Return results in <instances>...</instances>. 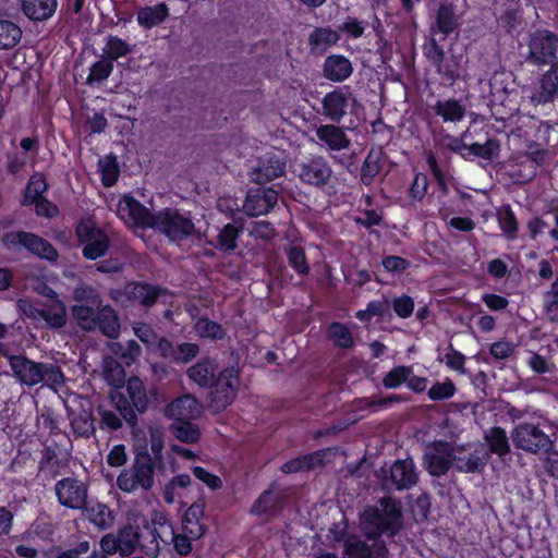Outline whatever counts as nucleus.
<instances>
[{"instance_id": "393cba45", "label": "nucleus", "mask_w": 558, "mask_h": 558, "mask_svg": "<svg viewBox=\"0 0 558 558\" xmlns=\"http://www.w3.org/2000/svg\"><path fill=\"white\" fill-rule=\"evenodd\" d=\"M316 136L325 146L331 150H341L349 146L344 132L336 125H320L316 129Z\"/></svg>"}, {"instance_id": "bb28decb", "label": "nucleus", "mask_w": 558, "mask_h": 558, "mask_svg": "<svg viewBox=\"0 0 558 558\" xmlns=\"http://www.w3.org/2000/svg\"><path fill=\"white\" fill-rule=\"evenodd\" d=\"M23 12L27 17L34 21H44L49 19L57 9L56 0H23Z\"/></svg>"}, {"instance_id": "6e6552de", "label": "nucleus", "mask_w": 558, "mask_h": 558, "mask_svg": "<svg viewBox=\"0 0 558 558\" xmlns=\"http://www.w3.org/2000/svg\"><path fill=\"white\" fill-rule=\"evenodd\" d=\"M117 215L126 225L137 228H153L155 214H151L134 197L124 195L117 206Z\"/></svg>"}, {"instance_id": "09e8293b", "label": "nucleus", "mask_w": 558, "mask_h": 558, "mask_svg": "<svg viewBox=\"0 0 558 558\" xmlns=\"http://www.w3.org/2000/svg\"><path fill=\"white\" fill-rule=\"evenodd\" d=\"M329 337L333 343L340 348L348 349L353 344V338L349 329L339 323H335L329 327Z\"/></svg>"}, {"instance_id": "774afa93", "label": "nucleus", "mask_w": 558, "mask_h": 558, "mask_svg": "<svg viewBox=\"0 0 558 558\" xmlns=\"http://www.w3.org/2000/svg\"><path fill=\"white\" fill-rule=\"evenodd\" d=\"M392 306L399 317L407 318L413 313L414 302L410 296L402 295L393 300Z\"/></svg>"}, {"instance_id": "69168bd1", "label": "nucleus", "mask_w": 558, "mask_h": 558, "mask_svg": "<svg viewBox=\"0 0 558 558\" xmlns=\"http://www.w3.org/2000/svg\"><path fill=\"white\" fill-rule=\"evenodd\" d=\"M148 434L150 437V449L155 456V460H159V456L163 449V429L158 424H151L148 426Z\"/></svg>"}, {"instance_id": "4be33fe9", "label": "nucleus", "mask_w": 558, "mask_h": 558, "mask_svg": "<svg viewBox=\"0 0 558 558\" xmlns=\"http://www.w3.org/2000/svg\"><path fill=\"white\" fill-rule=\"evenodd\" d=\"M9 363L14 375L21 383L27 386H35L43 381L40 363H35L21 355L10 356Z\"/></svg>"}, {"instance_id": "7ed1b4c3", "label": "nucleus", "mask_w": 558, "mask_h": 558, "mask_svg": "<svg viewBox=\"0 0 558 558\" xmlns=\"http://www.w3.org/2000/svg\"><path fill=\"white\" fill-rule=\"evenodd\" d=\"M153 228L172 241L183 240L202 232V227H197L189 216L173 209H163L155 214Z\"/></svg>"}, {"instance_id": "c85d7f7f", "label": "nucleus", "mask_w": 558, "mask_h": 558, "mask_svg": "<svg viewBox=\"0 0 558 558\" xmlns=\"http://www.w3.org/2000/svg\"><path fill=\"white\" fill-rule=\"evenodd\" d=\"M484 439L487 442L490 452L499 457H504L510 451L507 433L501 427L495 426L485 430Z\"/></svg>"}, {"instance_id": "2f4dec72", "label": "nucleus", "mask_w": 558, "mask_h": 558, "mask_svg": "<svg viewBox=\"0 0 558 558\" xmlns=\"http://www.w3.org/2000/svg\"><path fill=\"white\" fill-rule=\"evenodd\" d=\"M168 16V8L165 3L146 7L138 11L137 22L145 28H151L162 23Z\"/></svg>"}, {"instance_id": "dca6fc26", "label": "nucleus", "mask_w": 558, "mask_h": 558, "mask_svg": "<svg viewBox=\"0 0 558 558\" xmlns=\"http://www.w3.org/2000/svg\"><path fill=\"white\" fill-rule=\"evenodd\" d=\"M286 171V158L281 153L265 155L253 168L251 179L256 183H267L281 177Z\"/></svg>"}, {"instance_id": "e2e57ef3", "label": "nucleus", "mask_w": 558, "mask_h": 558, "mask_svg": "<svg viewBox=\"0 0 558 558\" xmlns=\"http://www.w3.org/2000/svg\"><path fill=\"white\" fill-rule=\"evenodd\" d=\"M174 435L179 440L191 444L199 438L201 433L196 425L182 421V423L175 426Z\"/></svg>"}, {"instance_id": "39448f33", "label": "nucleus", "mask_w": 558, "mask_h": 558, "mask_svg": "<svg viewBox=\"0 0 558 558\" xmlns=\"http://www.w3.org/2000/svg\"><path fill=\"white\" fill-rule=\"evenodd\" d=\"M111 402L114 404V410L107 408L105 404H100L97 409L100 428L117 430L122 427V420L129 425L136 423V415L122 395L112 393Z\"/></svg>"}, {"instance_id": "052dcab7", "label": "nucleus", "mask_w": 558, "mask_h": 558, "mask_svg": "<svg viewBox=\"0 0 558 558\" xmlns=\"http://www.w3.org/2000/svg\"><path fill=\"white\" fill-rule=\"evenodd\" d=\"M124 369L112 360H105V378L114 386L120 387L124 383Z\"/></svg>"}, {"instance_id": "bf43d9fd", "label": "nucleus", "mask_w": 558, "mask_h": 558, "mask_svg": "<svg viewBox=\"0 0 558 558\" xmlns=\"http://www.w3.org/2000/svg\"><path fill=\"white\" fill-rule=\"evenodd\" d=\"M411 375V368L405 366H398L392 368L383 380V384L386 388H397L403 383L407 381L409 376Z\"/></svg>"}, {"instance_id": "423d86ee", "label": "nucleus", "mask_w": 558, "mask_h": 558, "mask_svg": "<svg viewBox=\"0 0 558 558\" xmlns=\"http://www.w3.org/2000/svg\"><path fill=\"white\" fill-rule=\"evenodd\" d=\"M2 242L8 248L15 250L23 246L31 253L48 260H54L58 257L57 251L50 243L33 233L10 232L3 236Z\"/></svg>"}, {"instance_id": "37998d69", "label": "nucleus", "mask_w": 558, "mask_h": 558, "mask_svg": "<svg viewBox=\"0 0 558 558\" xmlns=\"http://www.w3.org/2000/svg\"><path fill=\"white\" fill-rule=\"evenodd\" d=\"M22 32L10 21H0V49L14 47L21 39Z\"/></svg>"}, {"instance_id": "0eeeda50", "label": "nucleus", "mask_w": 558, "mask_h": 558, "mask_svg": "<svg viewBox=\"0 0 558 558\" xmlns=\"http://www.w3.org/2000/svg\"><path fill=\"white\" fill-rule=\"evenodd\" d=\"M380 475L387 488L409 489L417 482L415 465L411 459L398 460L389 470L383 468Z\"/></svg>"}, {"instance_id": "338daca9", "label": "nucleus", "mask_w": 558, "mask_h": 558, "mask_svg": "<svg viewBox=\"0 0 558 558\" xmlns=\"http://www.w3.org/2000/svg\"><path fill=\"white\" fill-rule=\"evenodd\" d=\"M344 558H372V553L361 541L350 539L345 544Z\"/></svg>"}, {"instance_id": "c9c22d12", "label": "nucleus", "mask_w": 558, "mask_h": 558, "mask_svg": "<svg viewBox=\"0 0 558 558\" xmlns=\"http://www.w3.org/2000/svg\"><path fill=\"white\" fill-rule=\"evenodd\" d=\"M435 112L446 122H458L464 117V107L454 99L439 100L436 102Z\"/></svg>"}, {"instance_id": "72a5a7b5", "label": "nucleus", "mask_w": 558, "mask_h": 558, "mask_svg": "<svg viewBox=\"0 0 558 558\" xmlns=\"http://www.w3.org/2000/svg\"><path fill=\"white\" fill-rule=\"evenodd\" d=\"M120 554L123 556L131 555L135 553L137 548L143 550V544L145 542H141V535L137 531V527L126 526L122 529L118 535Z\"/></svg>"}, {"instance_id": "412c9836", "label": "nucleus", "mask_w": 558, "mask_h": 558, "mask_svg": "<svg viewBox=\"0 0 558 558\" xmlns=\"http://www.w3.org/2000/svg\"><path fill=\"white\" fill-rule=\"evenodd\" d=\"M202 413V407L191 395H184L165 409L166 416L177 421H187L198 417Z\"/></svg>"}, {"instance_id": "ddd939ff", "label": "nucleus", "mask_w": 558, "mask_h": 558, "mask_svg": "<svg viewBox=\"0 0 558 558\" xmlns=\"http://www.w3.org/2000/svg\"><path fill=\"white\" fill-rule=\"evenodd\" d=\"M123 296L132 303H138L145 306L151 305L158 300L168 302L169 299H172V295L165 290L137 282L128 283L120 292V298H117V300L123 302Z\"/></svg>"}, {"instance_id": "c756f323", "label": "nucleus", "mask_w": 558, "mask_h": 558, "mask_svg": "<svg viewBox=\"0 0 558 558\" xmlns=\"http://www.w3.org/2000/svg\"><path fill=\"white\" fill-rule=\"evenodd\" d=\"M457 26L458 21L452 5L447 2L441 3L437 12L436 25L433 32L435 34L440 33L442 38H445L448 34L453 32Z\"/></svg>"}, {"instance_id": "58836bf2", "label": "nucleus", "mask_w": 558, "mask_h": 558, "mask_svg": "<svg viewBox=\"0 0 558 558\" xmlns=\"http://www.w3.org/2000/svg\"><path fill=\"white\" fill-rule=\"evenodd\" d=\"M97 315L90 306L75 305L72 307V316L76 324L84 330L90 331L97 328Z\"/></svg>"}, {"instance_id": "c03bdc74", "label": "nucleus", "mask_w": 558, "mask_h": 558, "mask_svg": "<svg viewBox=\"0 0 558 558\" xmlns=\"http://www.w3.org/2000/svg\"><path fill=\"white\" fill-rule=\"evenodd\" d=\"M47 190V183L45 177L41 173H35L32 175L25 192V196L23 199V205L28 206L34 203V201L39 199Z\"/></svg>"}, {"instance_id": "9b49d317", "label": "nucleus", "mask_w": 558, "mask_h": 558, "mask_svg": "<svg viewBox=\"0 0 558 558\" xmlns=\"http://www.w3.org/2000/svg\"><path fill=\"white\" fill-rule=\"evenodd\" d=\"M153 529L150 531L151 539L148 544H143V553L149 557H156L160 550L159 543L170 544L173 538V526L169 522L167 514L161 510H154L150 515Z\"/></svg>"}, {"instance_id": "de8ad7c7", "label": "nucleus", "mask_w": 558, "mask_h": 558, "mask_svg": "<svg viewBox=\"0 0 558 558\" xmlns=\"http://www.w3.org/2000/svg\"><path fill=\"white\" fill-rule=\"evenodd\" d=\"M99 169L101 173V181L106 186H111L116 183L119 175V168L113 157H105L99 160Z\"/></svg>"}, {"instance_id": "ea45409f", "label": "nucleus", "mask_w": 558, "mask_h": 558, "mask_svg": "<svg viewBox=\"0 0 558 558\" xmlns=\"http://www.w3.org/2000/svg\"><path fill=\"white\" fill-rule=\"evenodd\" d=\"M383 168V156L380 151L372 150L368 153L362 167V181L369 184L377 175H379Z\"/></svg>"}, {"instance_id": "4468645a", "label": "nucleus", "mask_w": 558, "mask_h": 558, "mask_svg": "<svg viewBox=\"0 0 558 558\" xmlns=\"http://www.w3.org/2000/svg\"><path fill=\"white\" fill-rule=\"evenodd\" d=\"M59 502L71 509H81L86 504L87 488L76 478H63L56 484Z\"/></svg>"}, {"instance_id": "49530a36", "label": "nucleus", "mask_w": 558, "mask_h": 558, "mask_svg": "<svg viewBox=\"0 0 558 558\" xmlns=\"http://www.w3.org/2000/svg\"><path fill=\"white\" fill-rule=\"evenodd\" d=\"M278 500L279 495L274 489L266 490L255 501L251 512L258 515L266 514L276 507Z\"/></svg>"}, {"instance_id": "a18cd8bd", "label": "nucleus", "mask_w": 558, "mask_h": 558, "mask_svg": "<svg viewBox=\"0 0 558 558\" xmlns=\"http://www.w3.org/2000/svg\"><path fill=\"white\" fill-rule=\"evenodd\" d=\"M194 330L202 338L221 339L225 336V329L219 324L207 318L196 320Z\"/></svg>"}, {"instance_id": "8fccbe9b", "label": "nucleus", "mask_w": 558, "mask_h": 558, "mask_svg": "<svg viewBox=\"0 0 558 558\" xmlns=\"http://www.w3.org/2000/svg\"><path fill=\"white\" fill-rule=\"evenodd\" d=\"M426 57L434 63L437 68L438 72L448 76L449 78H454L457 74L453 71H446L441 69V61L444 59V50L436 44V39L433 38L430 43L425 48Z\"/></svg>"}, {"instance_id": "a19ab883", "label": "nucleus", "mask_w": 558, "mask_h": 558, "mask_svg": "<svg viewBox=\"0 0 558 558\" xmlns=\"http://www.w3.org/2000/svg\"><path fill=\"white\" fill-rule=\"evenodd\" d=\"M339 40V34L330 28L315 29L310 36V45L314 50L324 51Z\"/></svg>"}, {"instance_id": "a211bd4d", "label": "nucleus", "mask_w": 558, "mask_h": 558, "mask_svg": "<svg viewBox=\"0 0 558 558\" xmlns=\"http://www.w3.org/2000/svg\"><path fill=\"white\" fill-rule=\"evenodd\" d=\"M468 133H464L461 138L452 140L450 148L459 153L463 158L471 156L481 157L484 159H493L499 153V144L493 138L486 140L484 143H466Z\"/></svg>"}, {"instance_id": "f03ea898", "label": "nucleus", "mask_w": 558, "mask_h": 558, "mask_svg": "<svg viewBox=\"0 0 558 558\" xmlns=\"http://www.w3.org/2000/svg\"><path fill=\"white\" fill-rule=\"evenodd\" d=\"M399 520L400 511L397 502L390 498H383L378 507L365 510L361 524L368 537H377L383 532H389L390 535H393L399 525Z\"/></svg>"}, {"instance_id": "13d9d810", "label": "nucleus", "mask_w": 558, "mask_h": 558, "mask_svg": "<svg viewBox=\"0 0 558 558\" xmlns=\"http://www.w3.org/2000/svg\"><path fill=\"white\" fill-rule=\"evenodd\" d=\"M40 375L47 386L58 389L63 384V374L60 368L53 364H41Z\"/></svg>"}, {"instance_id": "1a4fd4ad", "label": "nucleus", "mask_w": 558, "mask_h": 558, "mask_svg": "<svg viewBox=\"0 0 558 558\" xmlns=\"http://www.w3.org/2000/svg\"><path fill=\"white\" fill-rule=\"evenodd\" d=\"M76 233L84 244L83 254L86 258L96 259L105 255L108 238L92 221H82L76 228Z\"/></svg>"}, {"instance_id": "5fc2aeb1", "label": "nucleus", "mask_w": 558, "mask_h": 558, "mask_svg": "<svg viewBox=\"0 0 558 558\" xmlns=\"http://www.w3.org/2000/svg\"><path fill=\"white\" fill-rule=\"evenodd\" d=\"M288 260L291 267L295 269L299 275H307L310 266L306 262L305 253L301 247L291 246L287 251Z\"/></svg>"}, {"instance_id": "e433bc0d", "label": "nucleus", "mask_w": 558, "mask_h": 558, "mask_svg": "<svg viewBox=\"0 0 558 558\" xmlns=\"http://www.w3.org/2000/svg\"><path fill=\"white\" fill-rule=\"evenodd\" d=\"M216 367L209 361H202L187 371L189 377L199 386H210L214 383Z\"/></svg>"}, {"instance_id": "20e7f679", "label": "nucleus", "mask_w": 558, "mask_h": 558, "mask_svg": "<svg viewBox=\"0 0 558 558\" xmlns=\"http://www.w3.org/2000/svg\"><path fill=\"white\" fill-rule=\"evenodd\" d=\"M513 445L529 453L548 452L553 446L549 436L538 425L530 422L518 424L512 433Z\"/></svg>"}, {"instance_id": "603ef678", "label": "nucleus", "mask_w": 558, "mask_h": 558, "mask_svg": "<svg viewBox=\"0 0 558 558\" xmlns=\"http://www.w3.org/2000/svg\"><path fill=\"white\" fill-rule=\"evenodd\" d=\"M131 51V47L124 40L119 37L110 36L107 40L104 53L109 60H116L118 58L126 56Z\"/></svg>"}, {"instance_id": "7c9ffc66", "label": "nucleus", "mask_w": 558, "mask_h": 558, "mask_svg": "<svg viewBox=\"0 0 558 558\" xmlns=\"http://www.w3.org/2000/svg\"><path fill=\"white\" fill-rule=\"evenodd\" d=\"M97 327L109 338H116L120 331V320L110 306H104L98 311Z\"/></svg>"}, {"instance_id": "2eb2a0df", "label": "nucleus", "mask_w": 558, "mask_h": 558, "mask_svg": "<svg viewBox=\"0 0 558 558\" xmlns=\"http://www.w3.org/2000/svg\"><path fill=\"white\" fill-rule=\"evenodd\" d=\"M278 194L270 187H256L248 191L243 204V210L248 216L268 214L277 204Z\"/></svg>"}, {"instance_id": "f8f14e48", "label": "nucleus", "mask_w": 558, "mask_h": 558, "mask_svg": "<svg viewBox=\"0 0 558 558\" xmlns=\"http://www.w3.org/2000/svg\"><path fill=\"white\" fill-rule=\"evenodd\" d=\"M558 52V37L547 31H538L531 36L529 59L535 63L551 62Z\"/></svg>"}, {"instance_id": "f3484780", "label": "nucleus", "mask_w": 558, "mask_h": 558, "mask_svg": "<svg viewBox=\"0 0 558 558\" xmlns=\"http://www.w3.org/2000/svg\"><path fill=\"white\" fill-rule=\"evenodd\" d=\"M211 391L213 405L217 409H223L231 403L235 396L239 380L234 369H226L220 373L218 379L213 383Z\"/></svg>"}, {"instance_id": "79ce46f5", "label": "nucleus", "mask_w": 558, "mask_h": 558, "mask_svg": "<svg viewBox=\"0 0 558 558\" xmlns=\"http://www.w3.org/2000/svg\"><path fill=\"white\" fill-rule=\"evenodd\" d=\"M498 223L505 235L513 240L518 232V221L510 206H502L497 213Z\"/></svg>"}, {"instance_id": "f257e3e1", "label": "nucleus", "mask_w": 558, "mask_h": 558, "mask_svg": "<svg viewBox=\"0 0 558 558\" xmlns=\"http://www.w3.org/2000/svg\"><path fill=\"white\" fill-rule=\"evenodd\" d=\"M156 461L148 452H137L131 468L119 474L118 487L125 493L149 490L155 483Z\"/></svg>"}, {"instance_id": "3c124183", "label": "nucleus", "mask_w": 558, "mask_h": 558, "mask_svg": "<svg viewBox=\"0 0 558 558\" xmlns=\"http://www.w3.org/2000/svg\"><path fill=\"white\" fill-rule=\"evenodd\" d=\"M134 333L136 337L147 345L149 350L157 352V345L160 340H165L163 338H158L155 331L146 324L138 323L133 327Z\"/></svg>"}, {"instance_id": "680f3d73", "label": "nucleus", "mask_w": 558, "mask_h": 558, "mask_svg": "<svg viewBox=\"0 0 558 558\" xmlns=\"http://www.w3.org/2000/svg\"><path fill=\"white\" fill-rule=\"evenodd\" d=\"M456 392V387L450 379H446L441 383H436L428 390V397L430 400H445L451 398Z\"/></svg>"}, {"instance_id": "9d476101", "label": "nucleus", "mask_w": 558, "mask_h": 558, "mask_svg": "<svg viewBox=\"0 0 558 558\" xmlns=\"http://www.w3.org/2000/svg\"><path fill=\"white\" fill-rule=\"evenodd\" d=\"M355 106L356 99L348 87L327 93L323 98L324 114L336 122L353 112Z\"/></svg>"}, {"instance_id": "a878e982", "label": "nucleus", "mask_w": 558, "mask_h": 558, "mask_svg": "<svg viewBox=\"0 0 558 558\" xmlns=\"http://www.w3.org/2000/svg\"><path fill=\"white\" fill-rule=\"evenodd\" d=\"M351 62L342 56H330L324 64V74L328 80L342 82L352 73Z\"/></svg>"}, {"instance_id": "f704fd0d", "label": "nucleus", "mask_w": 558, "mask_h": 558, "mask_svg": "<svg viewBox=\"0 0 558 558\" xmlns=\"http://www.w3.org/2000/svg\"><path fill=\"white\" fill-rule=\"evenodd\" d=\"M48 327L61 328L66 323V311L60 300H54L47 308H41L40 317Z\"/></svg>"}, {"instance_id": "6e6d98bb", "label": "nucleus", "mask_w": 558, "mask_h": 558, "mask_svg": "<svg viewBox=\"0 0 558 558\" xmlns=\"http://www.w3.org/2000/svg\"><path fill=\"white\" fill-rule=\"evenodd\" d=\"M238 234V229L233 225L228 223L217 235V246L222 251L235 248Z\"/></svg>"}, {"instance_id": "b1692460", "label": "nucleus", "mask_w": 558, "mask_h": 558, "mask_svg": "<svg viewBox=\"0 0 558 558\" xmlns=\"http://www.w3.org/2000/svg\"><path fill=\"white\" fill-rule=\"evenodd\" d=\"M558 95V65H554L537 83L531 95L533 102L553 101Z\"/></svg>"}, {"instance_id": "cd10ccee", "label": "nucleus", "mask_w": 558, "mask_h": 558, "mask_svg": "<svg viewBox=\"0 0 558 558\" xmlns=\"http://www.w3.org/2000/svg\"><path fill=\"white\" fill-rule=\"evenodd\" d=\"M203 515V506L193 504L187 508L182 520L183 532L190 535L191 538H199L204 534V527L199 523Z\"/></svg>"}, {"instance_id": "4d7b16f0", "label": "nucleus", "mask_w": 558, "mask_h": 558, "mask_svg": "<svg viewBox=\"0 0 558 558\" xmlns=\"http://www.w3.org/2000/svg\"><path fill=\"white\" fill-rule=\"evenodd\" d=\"M544 308L547 317L553 322H558V280H556L544 298Z\"/></svg>"}, {"instance_id": "aec40b11", "label": "nucleus", "mask_w": 558, "mask_h": 558, "mask_svg": "<svg viewBox=\"0 0 558 558\" xmlns=\"http://www.w3.org/2000/svg\"><path fill=\"white\" fill-rule=\"evenodd\" d=\"M296 172L302 182L312 185H323L331 177V169L322 157L312 158L299 165Z\"/></svg>"}, {"instance_id": "473e14b6", "label": "nucleus", "mask_w": 558, "mask_h": 558, "mask_svg": "<svg viewBox=\"0 0 558 558\" xmlns=\"http://www.w3.org/2000/svg\"><path fill=\"white\" fill-rule=\"evenodd\" d=\"M126 391L134 408L140 412H145L149 400L144 383L138 377H131L126 383Z\"/></svg>"}, {"instance_id": "864d4df0", "label": "nucleus", "mask_w": 558, "mask_h": 558, "mask_svg": "<svg viewBox=\"0 0 558 558\" xmlns=\"http://www.w3.org/2000/svg\"><path fill=\"white\" fill-rule=\"evenodd\" d=\"M111 350L119 355L126 365L134 363L141 354V348L135 341H129L125 347L113 343Z\"/></svg>"}, {"instance_id": "6ab92c4d", "label": "nucleus", "mask_w": 558, "mask_h": 558, "mask_svg": "<svg viewBox=\"0 0 558 558\" xmlns=\"http://www.w3.org/2000/svg\"><path fill=\"white\" fill-rule=\"evenodd\" d=\"M453 460L452 450L448 444L436 442L429 446L425 452L427 471L435 476L445 474Z\"/></svg>"}, {"instance_id": "4c0bfd02", "label": "nucleus", "mask_w": 558, "mask_h": 558, "mask_svg": "<svg viewBox=\"0 0 558 558\" xmlns=\"http://www.w3.org/2000/svg\"><path fill=\"white\" fill-rule=\"evenodd\" d=\"M87 519L98 529L106 530L113 523V517L110 509L102 505H93L85 510Z\"/></svg>"}, {"instance_id": "0e129e2a", "label": "nucleus", "mask_w": 558, "mask_h": 558, "mask_svg": "<svg viewBox=\"0 0 558 558\" xmlns=\"http://www.w3.org/2000/svg\"><path fill=\"white\" fill-rule=\"evenodd\" d=\"M112 70L113 63L111 60H100L90 68L87 81L92 83L106 80L111 74Z\"/></svg>"}, {"instance_id": "5701e85b", "label": "nucleus", "mask_w": 558, "mask_h": 558, "mask_svg": "<svg viewBox=\"0 0 558 558\" xmlns=\"http://www.w3.org/2000/svg\"><path fill=\"white\" fill-rule=\"evenodd\" d=\"M157 352L172 362L186 363L197 355L198 347L195 343H181L174 347L168 340H160Z\"/></svg>"}]
</instances>
